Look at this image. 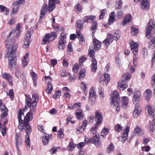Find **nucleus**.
<instances>
[{"label":"nucleus","mask_w":155,"mask_h":155,"mask_svg":"<svg viewBox=\"0 0 155 155\" xmlns=\"http://www.w3.org/2000/svg\"><path fill=\"white\" fill-rule=\"evenodd\" d=\"M89 102L92 105L94 104L96 102V97H93L88 98Z\"/></svg>","instance_id":"50"},{"label":"nucleus","mask_w":155,"mask_h":155,"mask_svg":"<svg viewBox=\"0 0 155 155\" xmlns=\"http://www.w3.org/2000/svg\"><path fill=\"white\" fill-rule=\"evenodd\" d=\"M87 120H85L84 121L83 124L80 127H78L77 128V131H79L80 133H82L83 132L86 128L87 125Z\"/></svg>","instance_id":"32"},{"label":"nucleus","mask_w":155,"mask_h":155,"mask_svg":"<svg viewBox=\"0 0 155 155\" xmlns=\"http://www.w3.org/2000/svg\"><path fill=\"white\" fill-rule=\"evenodd\" d=\"M97 27V23L96 22H94L91 28V30L92 31L93 33H94L95 32Z\"/></svg>","instance_id":"41"},{"label":"nucleus","mask_w":155,"mask_h":155,"mask_svg":"<svg viewBox=\"0 0 155 155\" xmlns=\"http://www.w3.org/2000/svg\"><path fill=\"white\" fill-rule=\"evenodd\" d=\"M24 39L23 47L25 48H28L29 46V31H28L24 37Z\"/></svg>","instance_id":"26"},{"label":"nucleus","mask_w":155,"mask_h":155,"mask_svg":"<svg viewBox=\"0 0 155 155\" xmlns=\"http://www.w3.org/2000/svg\"><path fill=\"white\" fill-rule=\"evenodd\" d=\"M108 38L105 39L104 41H103V43L105 45L106 47H107L113 41L114 39L113 38L114 36L112 34H109L108 35Z\"/></svg>","instance_id":"19"},{"label":"nucleus","mask_w":155,"mask_h":155,"mask_svg":"<svg viewBox=\"0 0 155 155\" xmlns=\"http://www.w3.org/2000/svg\"><path fill=\"white\" fill-rule=\"evenodd\" d=\"M29 55V53H27L21 58L22 65L24 67H26L28 64Z\"/></svg>","instance_id":"25"},{"label":"nucleus","mask_w":155,"mask_h":155,"mask_svg":"<svg viewBox=\"0 0 155 155\" xmlns=\"http://www.w3.org/2000/svg\"><path fill=\"white\" fill-rule=\"evenodd\" d=\"M30 74L33 81V85L35 87H36L37 86L38 80L37 74L32 71H31Z\"/></svg>","instance_id":"20"},{"label":"nucleus","mask_w":155,"mask_h":155,"mask_svg":"<svg viewBox=\"0 0 155 155\" xmlns=\"http://www.w3.org/2000/svg\"><path fill=\"white\" fill-rule=\"evenodd\" d=\"M37 128L38 130L42 133H44V127L42 124H39L38 125Z\"/></svg>","instance_id":"62"},{"label":"nucleus","mask_w":155,"mask_h":155,"mask_svg":"<svg viewBox=\"0 0 155 155\" xmlns=\"http://www.w3.org/2000/svg\"><path fill=\"white\" fill-rule=\"evenodd\" d=\"M79 66L78 64H75L73 66L72 69L73 71L77 73L78 71Z\"/></svg>","instance_id":"56"},{"label":"nucleus","mask_w":155,"mask_h":155,"mask_svg":"<svg viewBox=\"0 0 155 155\" xmlns=\"http://www.w3.org/2000/svg\"><path fill=\"white\" fill-rule=\"evenodd\" d=\"M66 38L65 35L63 32L61 33L57 45V48L59 49L60 50H63L65 47L66 41L65 40V39Z\"/></svg>","instance_id":"10"},{"label":"nucleus","mask_w":155,"mask_h":155,"mask_svg":"<svg viewBox=\"0 0 155 155\" xmlns=\"http://www.w3.org/2000/svg\"><path fill=\"white\" fill-rule=\"evenodd\" d=\"M67 52L68 54H71V53L73 52V49L72 48V45L71 43H69L68 46Z\"/></svg>","instance_id":"48"},{"label":"nucleus","mask_w":155,"mask_h":155,"mask_svg":"<svg viewBox=\"0 0 155 155\" xmlns=\"http://www.w3.org/2000/svg\"><path fill=\"white\" fill-rule=\"evenodd\" d=\"M109 132V129L106 128H104L101 133V136L104 137L106 136Z\"/></svg>","instance_id":"45"},{"label":"nucleus","mask_w":155,"mask_h":155,"mask_svg":"<svg viewBox=\"0 0 155 155\" xmlns=\"http://www.w3.org/2000/svg\"><path fill=\"white\" fill-rule=\"evenodd\" d=\"M24 114V113L22 112V110L20 109L18 111V121L19 124L23 125H19L18 127V128L20 129V131H22L24 130L26 133L25 138V143L26 146L27 147L29 146V135L28 132H29V112H28L26 114L24 120L21 119V115Z\"/></svg>","instance_id":"2"},{"label":"nucleus","mask_w":155,"mask_h":155,"mask_svg":"<svg viewBox=\"0 0 155 155\" xmlns=\"http://www.w3.org/2000/svg\"><path fill=\"white\" fill-rule=\"evenodd\" d=\"M155 37H152L149 43V47L152 49H153L155 46Z\"/></svg>","instance_id":"38"},{"label":"nucleus","mask_w":155,"mask_h":155,"mask_svg":"<svg viewBox=\"0 0 155 155\" xmlns=\"http://www.w3.org/2000/svg\"><path fill=\"white\" fill-rule=\"evenodd\" d=\"M88 51L89 56L92 58L91 65V70L93 72H95L97 68V62L94 57V48L92 46L89 47Z\"/></svg>","instance_id":"7"},{"label":"nucleus","mask_w":155,"mask_h":155,"mask_svg":"<svg viewBox=\"0 0 155 155\" xmlns=\"http://www.w3.org/2000/svg\"><path fill=\"white\" fill-rule=\"evenodd\" d=\"M58 136L61 138H63L64 137L63 129L61 128L58 132Z\"/></svg>","instance_id":"53"},{"label":"nucleus","mask_w":155,"mask_h":155,"mask_svg":"<svg viewBox=\"0 0 155 155\" xmlns=\"http://www.w3.org/2000/svg\"><path fill=\"white\" fill-rule=\"evenodd\" d=\"M76 146V144H74L73 142H71L69 143L68 146L67 147V150L68 151H71L72 148H73Z\"/></svg>","instance_id":"49"},{"label":"nucleus","mask_w":155,"mask_h":155,"mask_svg":"<svg viewBox=\"0 0 155 155\" xmlns=\"http://www.w3.org/2000/svg\"><path fill=\"white\" fill-rule=\"evenodd\" d=\"M95 117L96 123L91 129V131L93 134L94 142L95 145L98 146L101 144V142L99 140V136L96 133V130L98 126L101 124L103 121V117L101 113L97 111L95 112Z\"/></svg>","instance_id":"3"},{"label":"nucleus","mask_w":155,"mask_h":155,"mask_svg":"<svg viewBox=\"0 0 155 155\" xmlns=\"http://www.w3.org/2000/svg\"><path fill=\"white\" fill-rule=\"evenodd\" d=\"M0 12L4 13L5 15H7L9 13V9L8 8L2 5H0Z\"/></svg>","instance_id":"31"},{"label":"nucleus","mask_w":155,"mask_h":155,"mask_svg":"<svg viewBox=\"0 0 155 155\" xmlns=\"http://www.w3.org/2000/svg\"><path fill=\"white\" fill-rule=\"evenodd\" d=\"M25 3V0H18L13 2L12 3L13 7L11 12V14L15 15L18 13L20 6L24 5Z\"/></svg>","instance_id":"8"},{"label":"nucleus","mask_w":155,"mask_h":155,"mask_svg":"<svg viewBox=\"0 0 155 155\" xmlns=\"http://www.w3.org/2000/svg\"><path fill=\"white\" fill-rule=\"evenodd\" d=\"M153 28L155 30V24H154V20L151 19L148 23L146 29V35L147 38H149L150 37V35L151 33V31Z\"/></svg>","instance_id":"11"},{"label":"nucleus","mask_w":155,"mask_h":155,"mask_svg":"<svg viewBox=\"0 0 155 155\" xmlns=\"http://www.w3.org/2000/svg\"><path fill=\"white\" fill-rule=\"evenodd\" d=\"M129 102V100L127 97H123L121 103V106L124 108L127 107Z\"/></svg>","instance_id":"23"},{"label":"nucleus","mask_w":155,"mask_h":155,"mask_svg":"<svg viewBox=\"0 0 155 155\" xmlns=\"http://www.w3.org/2000/svg\"><path fill=\"white\" fill-rule=\"evenodd\" d=\"M130 44L131 50L132 51L134 54V55H137L138 46V43H137L132 41L130 43Z\"/></svg>","instance_id":"16"},{"label":"nucleus","mask_w":155,"mask_h":155,"mask_svg":"<svg viewBox=\"0 0 155 155\" xmlns=\"http://www.w3.org/2000/svg\"><path fill=\"white\" fill-rule=\"evenodd\" d=\"M81 106V103H77L74 104L73 105L71 106H68V108L73 109L74 108H76L77 109L80 108Z\"/></svg>","instance_id":"39"},{"label":"nucleus","mask_w":155,"mask_h":155,"mask_svg":"<svg viewBox=\"0 0 155 155\" xmlns=\"http://www.w3.org/2000/svg\"><path fill=\"white\" fill-rule=\"evenodd\" d=\"M95 96H96V93L94 90V88L91 87L90 90L89 97Z\"/></svg>","instance_id":"47"},{"label":"nucleus","mask_w":155,"mask_h":155,"mask_svg":"<svg viewBox=\"0 0 155 155\" xmlns=\"http://www.w3.org/2000/svg\"><path fill=\"white\" fill-rule=\"evenodd\" d=\"M132 16L130 15H128L126 16L124 18L122 22L123 25H125L126 23L130 21L131 19Z\"/></svg>","instance_id":"36"},{"label":"nucleus","mask_w":155,"mask_h":155,"mask_svg":"<svg viewBox=\"0 0 155 155\" xmlns=\"http://www.w3.org/2000/svg\"><path fill=\"white\" fill-rule=\"evenodd\" d=\"M76 32L77 36L79 39L81 44V45H84L85 42L83 39V37L82 35L79 31H76Z\"/></svg>","instance_id":"35"},{"label":"nucleus","mask_w":155,"mask_h":155,"mask_svg":"<svg viewBox=\"0 0 155 155\" xmlns=\"http://www.w3.org/2000/svg\"><path fill=\"white\" fill-rule=\"evenodd\" d=\"M84 145L85 143L84 142H81L77 145V147L80 150H81L82 149V147Z\"/></svg>","instance_id":"61"},{"label":"nucleus","mask_w":155,"mask_h":155,"mask_svg":"<svg viewBox=\"0 0 155 155\" xmlns=\"http://www.w3.org/2000/svg\"><path fill=\"white\" fill-rule=\"evenodd\" d=\"M122 129V127L120 124H118L114 127L115 131L117 132L120 131Z\"/></svg>","instance_id":"44"},{"label":"nucleus","mask_w":155,"mask_h":155,"mask_svg":"<svg viewBox=\"0 0 155 155\" xmlns=\"http://www.w3.org/2000/svg\"><path fill=\"white\" fill-rule=\"evenodd\" d=\"M114 39L115 41H117L120 38V35L119 34V32L117 31V32L114 33Z\"/></svg>","instance_id":"58"},{"label":"nucleus","mask_w":155,"mask_h":155,"mask_svg":"<svg viewBox=\"0 0 155 155\" xmlns=\"http://www.w3.org/2000/svg\"><path fill=\"white\" fill-rule=\"evenodd\" d=\"M53 89L51 83L48 84L47 88L46 90V91L48 94H50L51 91Z\"/></svg>","instance_id":"42"},{"label":"nucleus","mask_w":155,"mask_h":155,"mask_svg":"<svg viewBox=\"0 0 155 155\" xmlns=\"http://www.w3.org/2000/svg\"><path fill=\"white\" fill-rule=\"evenodd\" d=\"M131 31L132 34L134 35H136L139 32V30L138 28H136L134 27H131Z\"/></svg>","instance_id":"43"},{"label":"nucleus","mask_w":155,"mask_h":155,"mask_svg":"<svg viewBox=\"0 0 155 155\" xmlns=\"http://www.w3.org/2000/svg\"><path fill=\"white\" fill-rule=\"evenodd\" d=\"M85 71L84 70H81L79 73L80 78H83L85 77Z\"/></svg>","instance_id":"54"},{"label":"nucleus","mask_w":155,"mask_h":155,"mask_svg":"<svg viewBox=\"0 0 155 155\" xmlns=\"http://www.w3.org/2000/svg\"><path fill=\"white\" fill-rule=\"evenodd\" d=\"M75 114L77 118L79 120H81L83 119L84 116V114L82 110L80 108L77 109Z\"/></svg>","instance_id":"28"},{"label":"nucleus","mask_w":155,"mask_h":155,"mask_svg":"<svg viewBox=\"0 0 155 155\" xmlns=\"http://www.w3.org/2000/svg\"><path fill=\"white\" fill-rule=\"evenodd\" d=\"M111 97H112L111 100L112 104L117 105L118 103H120V98L118 92L117 91L113 92Z\"/></svg>","instance_id":"12"},{"label":"nucleus","mask_w":155,"mask_h":155,"mask_svg":"<svg viewBox=\"0 0 155 155\" xmlns=\"http://www.w3.org/2000/svg\"><path fill=\"white\" fill-rule=\"evenodd\" d=\"M59 3L58 0H49L48 6L47 8V5L44 4L41 10L40 14L39 21H41L42 19L45 16L47 12V10L49 12H51L55 8V5Z\"/></svg>","instance_id":"4"},{"label":"nucleus","mask_w":155,"mask_h":155,"mask_svg":"<svg viewBox=\"0 0 155 155\" xmlns=\"http://www.w3.org/2000/svg\"><path fill=\"white\" fill-rule=\"evenodd\" d=\"M104 89H100L99 91L100 98L101 99H103L104 98Z\"/></svg>","instance_id":"51"},{"label":"nucleus","mask_w":155,"mask_h":155,"mask_svg":"<svg viewBox=\"0 0 155 155\" xmlns=\"http://www.w3.org/2000/svg\"><path fill=\"white\" fill-rule=\"evenodd\" d=\"M8 95H9L11 99L14 98V93L13 89H11L9 91V92L8 94Z\"/></svg>","instance_id":"59"},{"label":"nucleus","mask_w":155,"mask_h":155,"mask_svg":"<svg viewBox=\"0 0 155 155\" xmlns=\"http://www.w3.org/2000/svg\"><path fill=\"white\" fill-rule=\"evenodd\" d=\"M114 146L113 144L111 143L107 148V150L108 153H110V152L113 151L114 150Z\"/></svg>","instance_id":"52"},{"label":"nucleus","mask_w":155,"mask_h":155,"mask_svg":"<svg viewBox=\"0 0 155 155\" xmlns=\"http://www.w3.org/2000/svg\"><path fill=\"white\" fill-rule=\"evenodd\" d=\"M20 24H17L16 27V30L14 31V32H15V35H13V38H14L15 37V40H18V38L21 33V31L20 30Z\"/></svg>","instance_id":"21"},{"label":"nucleus","mask_w":155,"mask_h":155,"mask_svg":"<svg viewBox=\"0 0 155 155\" xmlns=\"http://www.w3.org/2000/svg\"><path fill=\"white\" fill-rule=\"evenodd\" d=\"M57 112V110L55 108H53L49 111V113L53 115L55 114Z\"/></svg>","instance_id":"64"},{"label":"nucleus","mask_w":155,"mask_h":155,"mask_svg":"<svg viewBox=\"0 0 155 155\" xmlns=\"http://www.w3.org/2000/svg\"><path fill=\"white\" fill-rule=\"evenodd\" d=\"M2 77L6 79L11 85H13L12 77L10 74L5 73L2 74Z\"/></svg>","instance_id":"27"},{"label":"nucleus","mask_w":155,"mask_h":155,"mask_svg":"<svg viewBox=\"0 0 155 155\" xmlns=\"http://www.w3.org/2000/svg\"><path fill=\"white\" fill-rule=\"evenodd\" d=\"M95 18V16L93 15L87 16L85 17L84 19L82 20V21L83 22L89 23L93 21Z\"/></svg>","instance_id":"29"},{"label":"nucleus","mask_w":155,"mask_h":155,"mask_svg":"<svg viewBox=\"0 0 155 155\" xmlns=\"http://www.w3.org/2000/svg\"><path fill=\"white\" fill-rule=\"evenodd\" d=\"M94 48L95 51L99 50L101 47V43L97 40L94 39L93 41Z\"/></svg>","instance_id":"30"},{"label":"nucleus","mask_w":155,"mask_h":155,"mask_svg":"<svg viewBox=\"0 0 155 155\" xmlns=\"http://www.w3.org/2000/svg\"><path fill=\"white\" fill-rule=\"evenodd\" d=\"M152 92L150 89H147L144 93V97L147 101H149L151 97Z\"/></svg>","instance_id":"22"},{"label":"nucleus","mask_w":155,"mask_h":155,"mask_svg":"<svg viewBox=\"0 0 155 155\" xmlns=\"http://www.w3.org/2000/svg\"><path fill=\"white\" fill-rule=\"evenodd\" d=\"M61 95V92L60 91H57L55 92V94L53 96L54 99H57L59 98Z\"/></svg>","instance_id":"57"},{"label":"nucleus","mask_w":155,"mask_h":155,"mask_svg":"<svg viewBox=\"0 0 155 155\" xmlns=\"http://www.w3.org/2000/svg\"><path fill=\"white\" fill-rule=\"evenodd\" d=\"M141 112V109L140 106L137 105L135 106L134 110L133 113L134 117L137 118L140 114Z\"/></svg>","instance_id":"18"},{"label":"nucleus","mask_w":155,"mask_h":155,"mask_svg":"<svg viewBox=\"0 0 155 155\" xmlns=\"http://www.w3.org/2000/svg\"><path fill=\"white\" fill-rule=\"evenodd\" d=\"M122 1L121 0H118L116 2L115 7L117 9H120L122 6Z\"/></svg>","instance_id":"46"},{"label":"nucleus","mask_w":155,"mask_h":155,"mask_svg":"<svg viewBox=\"0 0 155 155\" xmlns=\"http://www.w3.org/2000/svg\"><path fill=\"white\" fill-rule=\"evenodd\" d=\"M8 110V109H6V110H4L3 112L2 113L1 115V116L2 118H3L7 115Z\"/></svg>","instance_id":"63"},{"label":"nucleus","mask_w":155,"mask_h":155,"mask_svg":"<svg viewBox=\"0 0 155 155\" xmlns=\"http://www.w3.org/2000/svg\"><path fill=\"white\" fill-rule=\"evenodd\" d=\"M149 129L150 132L151 134H153L155 130V128L153 124H151L150 125Z\"/></svg>","instance_id":"60"},{"label":"nucleus","mask_w":155,"mask_h":155,"mask_svg":"<svg viewBox=\"0 0 155 155\" xmlns=\"http://www.w3.org/2000/svg\"><path fill=\"white\" fill-rule=\"evenodd\" d=\"M129 131V127L128 126L125 127V130L123 133L122 137L120 139L122 143H124L127 140L128 136V134Z\"/></svg>","instance_id":"15"},{"label":"nucleus","mask_w":155,"mask_h":155,"mask_svg":"<svg viewBox=\"0 0 155 155\" xmlns=\"http://www.w3.org/2000/svg\"><path fill=\"white\" fill-rule=\"evenodd\" d=\"M141 95V93L140 91H137L134 93L133 98V101L134 104H137L138 103Z\"/></svg>","instance_id":"17"},{"label":"nucleus","mask_w":155,"mask_h":155,"mask_svg":"<svg viewBox=\"0 0 155 155\" xmlns=\"http://www.w3.org/2000/svg\"><path fill=\"white\" fill-rule=\"evenodd\" d=\"M56 37L55 32H52L51 34L48 33L45 35L43 39L42 43V44H48L50 41H53Z\"/></svg>","instance_id":"9"},{"label":"nucleus","mask_w":155,"mask_h":155,"mask_svg":"<svg viewBox=\"0 0 155 155\" xmlns=\"http://www.w3.org/2000/svg\"><path fill=\"white\" fill-rule=\"evenodd\" d=\"M38 101V97L37 94L32 95V98L30 100V121L32 120L33 114L35 112L37 103Z\"/></svg>","instance_id":"5"},{"label":"nucleus","mask_w":155,"mask_h":155,"mask_svg":"<svg viewBox=\"0 0 155 155\" xmlns=\"http://www.w3.org/2000/svg\"><path fill=\"white\" fill-rule=\"evenodd\" d=\"M149 6V0H143L140 3V7L142 9H147L148 8Z\"/></svg>","instance_id":"24"},{"label":"nucleus","mask_w":155,"mask_h":155,"mask_svg":"<svg viewBox=\"0 0 155 155\" xmlns=\"http://www.w3.org/2000/svg\"><path fill=\"white\" fill-rule=\"evenodd\" d=\"M49 136L48 134H46L42 138V142L44 145L48 144L49 141Z\"/></svg>","instance_id":"40"},{"label":"nucleus","mask_w":155,"mask_h":155,"mask_svg":"<svg viewBox=\"0 0 155 155\" xmlns=\"http://www.w3.org/2000/svg\"><path fill=\"white\" fill-rule=\"evenodd\" d=\"M132 134V137H134L136 135L141 136L143 135L144 132L143 130L140 127L136 126L135 127L134 131Z\"/></svg>","instance_id":"14"},{"label":"nucleus","mask_w":155,"mask_h":155,"mask_svg":"<svg viewBox=\"0 0 155 155\" xmlns=\"http://www.w3.org/2000/svg\"><path fill=\"white\" fill-rule=\"evenodd\" d=\"M146 109L147 110L148 115L150 117L154 114V110L150 104H148L146 106Z\"/></svg>","instance_id":"34"},{"label":"nucleus","mask_w":155,"mask_h":155,"mask_svg":"<svg viewBox=\"0 0 155 155\" xmlns=\"http://www.w3.org/2000/svg\"><path fill=\"white\" fill-rule=\"evenodd\" d=\"M7 109L5 107V105L3 103L2 101H0V110L1 111H2Z\"/></svg>","instance_id":"55"},{"label":"nucleus","mask_w":155,"mask_h":155,"mask_svg":"<svg viewBox=\"0 0 155 155\" xmlns=\"http://www.w3.org/2000/svg\"><path fill=\"white\" fill-rule=\"evenodd\" d=\"M14 30L9 32L7 36L5 41L6 47L8 49L7 52L8 54V58L9 60V65L10 67L12 68L15 67L16 63L17 49L18 46L15 40V37L11 40L10 37L12 34L14 33Z\"/></svg>","instance_id":"1"},{"label":"nucleus","mask_w":155,"mask_h":155,"mask_svg":"<svg viewBox=\"0 0 155 155\" xmlns=\"http://www.w3.org/2000/svg\"><path fill=\"white\" fill-rule=\"evenodd\" d=\"M131 77V74L127 73L123 75L122 77V79L118 81V83L117 87L120 90L123 91L128 87L127 84V81L129 80Z\"/></svg>","instance_id":"6"},{"label":"nucleus","mask_w":155,"mask_h":155,"mask_svg":"<svg viewBox=\"0 0 155 155\" xmlns=\"http://www.w3.org/2000/svg\"><path fill=\"white\" fill-rule=\"evenodd\" d=\"M110 79L109 74L105 73L102 77H100L99 80L100 83H101L104 85L106 86L109 82Z\"/></svg>","instance_id":"13"},{"label":"nucleus","mask_w":155,"mask_h":155,"mask_svg":"<svg viewBox=\"0 0 155 155\" xmlns=\"http://www.w3.org/2000/svg\"><path fill=\"white\" fill-rule=\"evenodd\" d=\"M16 145H19L22 143V137L19 134H16L15 136Z\"/></svg>","instance_id":"33"},{"label":"nucleus","mask_w":155,"mask_h":155,"mask_svg":"<svg viewBox=\"0 0 155 155\" xmlns=\"http://www.w3.org/2000/svg\"><path fill=\"white\" fill-rule=\"evenodd\" d=\"M115 14V12L114 11L112 12L109 15V18L108 20V23L109 24H110L113 21H115L114 18Z\"/></svg>","instance_id":"37"}]
</instances>
